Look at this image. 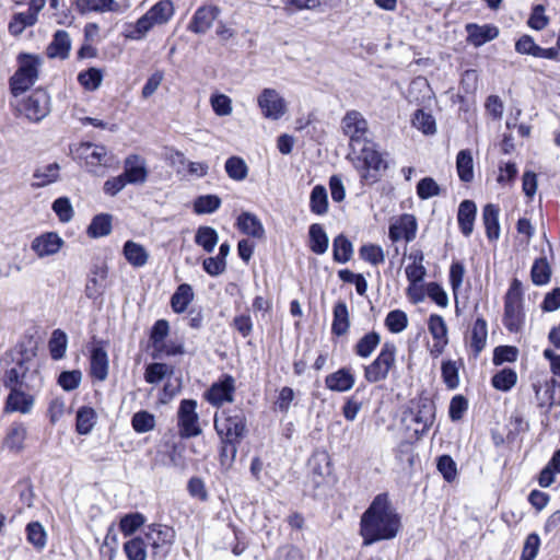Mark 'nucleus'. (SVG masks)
<instances>
[{
	"instance_id": "obj_3",
	"label": "nucleus",
	"mask_w": 560,
	"mask_h": 560,
	"mask_svg": "<svg viewBox=\"0 0 560 560\" xmlns=\"http://www.w3.org/2000/svg\"><path fill=\"white\" fill-rule=\"evenodd\" d=\"M360 150L353 148L348 158L360 174L363 182L374 184L380 180L388 165L383 154L376 149L372 141H365Z\"/></svg>"
},
{
	"instance_id": "obj_23",
	"label": "nucleus",
	"mask_w": 560,
	"mask_h": 560,
	"mask_svg": "<svg viewBox=\"0 0 560 560\" xmlns=\"http://www.w3.org/2000/svg\"><path fill=\"white\" fill-rule=\"evenodd\" d=\"M107 276L108 269L106 265L102 264L94 266L86 283V294L89 298L95 299L104 292L107 287Z\"/></svg>"
},
{
	"instance_id": "obj_19",
	"label": "nucleus",
	"mask_w": 560,
	"mask_h": 560,
	"mask_svg": "<svg viewBox=\"0 0 560 560\" xmlns=\"http://www.w3.org/2000/svg\"><path fill=\"white\" fill-rule=\"evenodd\" d=\"M417 220L412 214H402L396 222L392 223L388 236L393 242L405 240L407 243L413 241L417 233Z\"/></svg>"
},
{
	"instance_id": "obj_20",
	"label": "nucleus",
	"mask_w": 560,
	"mask_h": 560,
	"mask_svg": "<svg viewBox=\"0 0 560 560\" xmlns=\"http://www.w3.org/2000/svg\"><path fill=\"white\" fill-rule=\"evenodd\" d=\"M219 13L220 9L215 5H202L198 8L188 25V30L196 34H205L211 28Z\"/></svg>"
},
{
	"instance_id": "obj_35",
	"label": "nucleus",
	"mask_w": 560,
	"mask_h": 560,
	"mask_svg": "<svg viewBox=\"0 0 560 560\" xmlns=\"http://www.w3.org/2000/svg\"><path fill=\"white\" fill-rule=\"evenodd\" d=\"M308 234L311 250L318 255L326 253L329 240L323 226L318 223L312 224Z\"/></svg>"
},
{
	"instance_id": "obj_9",
	"label": "nucleus",
	"mask_w": 560,
	"mask_h": 560,
	"mask_svg": "<svg viewBox=\"0 0 560 560\" xmlns=\"http://www.w3.org/2000/svg\"><path fill=\"white\" fill-rule=\"evenodd\" d=\"M143 538L148 547L151 548L152 557L164 559L175 540V530L162 524H151L147 526Z\"/></svg>"
},
{
	"instance_id": "obj_2",
	"label": "nucleus",
	"mask_w": 560,
	"mask_h": 560,
	"mask_svg": "<svg viewBox=\"0 0 560 560\" xmlns=\"http://www.w3.org/2000/svg\"><path fill=\"white\" fill-rule=\"evenodd\" d=\"M4 365L1 382L4 387L26 388L38 392L43 386L35 350L20 349L5 352L1 360Z\"/></svg>"
},
{
	"instance_id": "obj_26",
	"label": "nucleus",
	"mask_w": 560,
	"mask_h": 560,
	"mask_svg": "<svg viewBox=\"0 0 560 560\" xmlns=\"http://www.w3.org/2000/svg\"><path fill=\"white\" fill-rule=\"evenodd\" d=\"M125 259L135 268H141L148 264L149 252L147 248L133 241H127L122 247Z\"/></svg>"
},
{
	"instance_id": "obj_60",
	"label": "nucleus",
	"mask_w": 560,
	"mask_h": 560,
	"mask_svg": "<svg viewBox=\"0 0 560 560\" xmlns=\"http://www.w3.org/2000/svg\"><path fill=\"white\" fill-rule=\"evenodd\" d=\"M144 524V516L140 513L125 515L119 523V528L125 536H130Z\"/></svg>"
},
{
	"instance_id": "obj_21",
	"label": "nucleus",
	"mask_w": 560,
	"mask_h": 560,
	"mask_svg": "<svg viewBox=\"0 0 560 560\" xmlns=\"http://www.w3.org/2000/svg\"><path fill=\"white\" fill-rule=\"evenodd\" d=\"M465 30L467 33V42L475 47H480L499 36V28L492 24L479 25L468 23Z\"/></svg>"
},
{
	"instance_id": "obj_50",
	"label": "nucleus",
	"mask_w": 560,
	"mask_h": 560,
	"mask_svg": "<svg viewBox=\"0 0 560 560\" xmlns=\"http://www.w3.org/2000/svg\"><path fill=\"white\" fill-rule=\"evenodd\" d=\"M168 332L170 325L166 319H159L154 323L150 335V341L154 351L156 349H164L165 338Z\"/></svg>"
},
{
	"instance_id": "obj_8",
	"label": "nucleus",
	"mask_w": 560,
	"mask_h": 560,
	"mask_svg": "<svg viewBox=\"0 0 560 560\" xmlns=\"http://www.w3.org/2000/svg\"><path fill=\"white\" fill-rule=\"evenodd\" d=\"M397 348L394 342H385L377 357L364 366V378L369 383H377L388 377L396 363Z\"/></svg>"
},
{
	"instance_id": "obj_58",
	"label": "nucleus",
	"mask_w": 560,
	"mask_h": 560,
	"mask_svg": "<svg viewBox=\"0 0 560 560\" xmlns=\"http://www.w3.org/2000/svg\"><path fill=\"white\" fill-rule=\"evenodd\" d=\"M27 540L37 549H43L46 545V532L38 522H32L26 526Z\"/></svg>"
},
{
	"instance_id": "obj_17",
	"label": "nucleus",
	"mask_w": 560,
	"mask_h": 560,
	"mask_svg": "<svg viewBox=\"0 0 560 560\" xmlns=\"http://www.w3.org/2000/svg\"><path fill=\"white\" fill-rule=\"evenodd\" d=\"M122 177L130 185H142L147 182L149 171L144 158L139 154H130L124 161Z\"/></svg>"
},
{
	"instance_id": "obj_64",
	"label": "nucleus",
	"mask_w": 560,
	"mask_h": 560,
	"mask_svg": "<svg viewBox=\"0 0 560 560\" xmlns=\"http://www.w3.org/2000/svg\"><path fill=\"white\" fill-rule=\"evenodd\" d=\"M210 104L218 116H229L233 110L232 100L225 94H212L210 97Z\"/></svg>"
},
{
	"instance_id": "obj_56",
	"label": "nucleus",
	"mask_w": 560,
	"mask_h": 560,
	"mask_svg": "<svg viewBox=\"0 0 560 560\" xmlns=\"http://www.w3.org/2000/svg\"><path fill=\"white\" fill-rule=\"evenodd\" d=\"M405 272L408 281L410 282V285L407 289V294L408 296H413L412 292L417 290V284L424 279L427 270L423 265L409 264L406 267Z\"/></svg>"
},
{
	"instance_id": "obj_51",
	"label": "nucleus",
	"mask_w": 560,
	"mask_h": 560,
	"mask_svg": "<svg viewBox=\"0 0 560 560\" xmlns=\"http://www.w3.org/2000/svg\"><path fill=\"white\" fill-rule=\"evenodd\" d=\"M221 206V199L217 195L199 196L194 202V211L197 214L215 212Z\"/></svg>"
},
{
	"instance_id": "obj_6",
	"label": "nucleus",
	"mask_w": 560,
	"mask_h": 560,
	"mask_svg": "<svg viewBox=\"0 0 560 560\" xmlns=\"http://www.w3.org/2000/svg\"><path fill=\"white\" fill-rule=\"evenodd\" d=\"M18 60L19 68L10 79V90L14 96H19L35 84L42 63L38 56L28 54H21Z\"/></svg>"
},
{
	"instance_id": "obj_59",
	"label": "nucleus",
	"mask_w": 560,
	"mask_h": 560,
	"mask_svg": "<svg viewBox=\"0 0 560 560\" xmlns=\"http://www.w3.org/2000/svg\"><path fill=\"white\" fill-rule=\"evenodd\" d=\"M532 280L537 285L546 284L550 280V267L545 258L537 259L532 267Z\"/></svg>"
},
{
	"instance_id": "obj_46",
	"label": "nucleus",
	"mask_w": 560,
	"mask_h": 560,
	"mask_svg": "<svg viewBox=\"0 0 560 560\" xmlns=\"http://www.w3.org/2000/svg\"><path fill=\"white\" fill-rule=\"evenodd\" d=\"M517 381V374L512 369H503L493 375L491 383L495 389L508 392Z\"/></svg>"
},
{
	"instance_id": "obj_22",
	"label": "nucleus",
	"mask_w": 560,
	"mask_h": 560,
	"mask_svg": "<svg viewBox=\"0 0 560 560\" xmlns=\"http://www.w3.org/2000/svg\"><path fill=\"white\" fill-rule=\"evenodd\" d=\"M355 383V377L350 369H339L338 371L329 374L325 378V385L332 392H348Z\"/></svg>"
},
{
	"instance_id": "obj_4",
	"label": "nucleus",
	"mask_w": 560,
	"mask_h": 560,
	"mask_svg": "<svg viewBox=\"0 0 560 560\" xmlns=\"http://www.w3.org/2000/svg\"><path fill=\"white\" fill-rule=\"evenodd\" d=\"M435 419V406L428 398L419 399L415 407L404 413L402 422L410 438L419 440L428 432Z\"/></svg>"
},
{
	"instance_id": "obj_5",
	"label": "nucleus",
	"mask_w": 560,
	"mask_h": 560,
	"mask_svg": "<svg viewBox=\"0 0 560 560\" xmlns=\"http://www.w3.org/2000/svg\"><path fill=\"white\" fill-rule=\"evenodd\" d=\"M525 322L522 282L514 278L504 298L503 324L511 332L522 329Z\"/></svg>"
},
{
	"instance_id": "obj_48",
	"label": "nucleus",
	"mask_w": 560,
	"mask_h": 560,
	"mask_svg": "<svg viewBox=\"0 0 560 560\" xmlns=\"http://www.w3.org/2000/svg\"><path fill=\"white\" fill-rule=\"evenodd\" d=\"M78 81L86 91H95L103 81V72L97 68H90L78 74Z\"/></svg>"
},
{
	"instance_id": "obj_12",
	"label": "nucleus",
	"mask_w": 560,
	"mask_h": 560,
	"mask_svg": "<svg viewBox=\"0 0 560 560\" xmlns=\"http://www.w3.org/2000/svg\"><path fill=\"white\" fill-rule=\"evenodd\" d=\"M81 159L92 173H98L100 168H107L114 164L115 156L101 144L85 143L78 149Z\"/></svg>"
},
{
	"instance_id": "obj_24",
	"label": "nucleus",
	"mask_w": 560,
	"mask_h": 560,
	"mask_svg": "<svg viewBox=\"0 0 560 560\" xmlns=\"http://www.w3.org/2000/svg\"><path fill=\"white\" fill-rule=\"evenodd\" d=\"M90 373L97 381H104L108 375V357L102 347L94 346L91 350Z\"/></svg>"
},
{
	"instance_id": "obj_18",
	"label": "nucleus",
	"mask_w": 560,
	"mask_h": 560,
	"mask_svg": "<svg viewBox=\"0 0 560 560\" xmlns=\"http://www.w3.org/2000/svg\"><path fill=\"white\" fill-rule=\"evenodd\" d=\"M63 244V240L56 232H45L32 241L31 249L38 258H45L57 254Z\"/></svg>"
},
{
	"instance_id": "obj_10",
	"label": "nucleus",
	"mask_w": 560,
	"mask_h": 560,
	"mask_svg": "<svg viewBox=\"0 0 560 560\" xmlns=\"http://www.w3.org/2000/svg\"><path fill=\"white\" fill-rule=\"evenodd\" d=\"M342 133L349 138L350 150L364 144L369 140V122L364 116L355 110H348L341 119Z\"/></svg>"
},
{
	"instance_id": "obj_29",
	"label": "nucleus",
	"mask_w": 560,
	"mask_h": 560,
	"mask_svg": "<svg viewBox=\"0 0 560 560\" xmlns=\"http://www.w3.org/2000/svg\"><path fill=\"white\" fill-rule=\"evenodd\" d=\"M236 225L242 233L252 237L261 238L265 234L261 221L252 212L241 213L237 218Z\"/></svg>"
},
{
	"instance_id": "obj_7",
	"label": "nucleus",
	"mask_w": 560,
	"mask_h": 560,
	"mask_svg": "<svg viewBox=\"0 0 560 560\" xmlns=\"http://www.w3.org/2000/svg\"><path fill=\"white\" fill-rule=\"evenodd\" d=\"M214 428L222 440L241 442L246 433V418L241 409L223 410L214 417Z\"/></svg>"
},
{
	"instance_id": "obj_16",
	"label": "nucleus",
	"mask_w": 560,
	"mask_h": 560,
	"mask_svg": "<svg viewBox=\"0 0 560 560\" xmlns=\"http://www.w3.org/2000/svg\"><path fill=\"white\" fill-rule=\"evenodd\" d=\"M10 393L4 402V412H20L23 415L30 413L34 406V393L28 392L26 388L7 387Z\"/></svg>"
},
{
	"instance_id": "obj_45",
	"label": "nucleus",
	"mask_w": 560,
	"mask_h": 560,
	"mask_svg": "<svg viewBox=\"0 0 560 560\" xmlns=\"http://www.w3.org/2000/svg\"><path fill=\"white\" fill-rule=\"evenodd\" d=\"M488 329L487 323L482 318H477L471 328L470 346L478 353L480 352L487 340Z\"/></svg>"
},
{
	"instance_id": "obj_13",
	"label": "nucleus",
	"mask_w": 560,
	"mask_h": 560,
	"mask_svg": "<svg viewBox=\"0 0 560 560\" xmlns=\"http://www.w3.org/2000/svg\"><path fill=\"white\" fill-rule=\"evenodd\" d=\"M19 112L30 121H40L49 113V95L44 90H35L19 105Z\"/></svg>"
},
{
	"instance_id": "obj_55",
	"label": "nucleus",
	"mask_w": 560,
	"mask_h": 560,
	"mask_svg": "<svg viewBox=\"0 0 560 560\" xmlns=\"http://www.w3.org/2000/svg\"><path fill=\"white\" fill-rule=\"evenodd\" d=\"M428 329L433 340L448 341L447 326L442 316L433 314L429 317Z\"/></svg>"
},
{
	"instance_id": "obj_38",
	"label": "nucleus",
	"mask_w": 560,
	"mask_h": 560,
	"mask_svg": "<svg viewBox=\"0 0 560 560\" xmlns=\"http://www.w3.org/2000/svg\"><path fill=\"white\" fill-rule=\"evenodd\" d=\"M68 346V336L61 329H55L48 341V350L51 359L60 360L65 357Z\"/></svg>"
},
{
	"instance_id": "obj_53",
	"label": "nucleus",
	"mask_w": 560,
	"mask_h": 560,
	"mask_svg": "<svg viewBox=\"0 0 560 560\" xmlns=\"http://www.w3.org/2000/svg\"><path fill=\"white\" fill-rule=\"evenodd\" d=\"M412 125L424 135H433L436 131L435 119L430 113L418 109L412 118Z\"/></svg>"
},
{
	"instance_id": "obj_14",
	"label": "nucleus",
	"mask_w": 560,
	"mask_h": 560,
	"mask_svg": "<svg viewBox=\"0 0 560 560\" xmlns=\"http://www.w3.org/2000/svg\"><path fill=\"white\" fill-rule=\"evenodd\" d=\"M197 401L194 399H184L180 401L177 417L178 427L182 436L191 438L201 433L199 427V417L196 411Z\"/></svg>"
},
{
	"instance_id": "obj_28",
	"label": "nucleus",
	"mask_w": 560,
	"mask_h": 560,
	"mask_svg": "<svg viewBox=\"0 0 560 560\" xmlns=\"http://www.w3.org/2000/svg\"><path fill=\"white\" fill-rule=\"evenodd\" d=\"M350 328L349 310L343 301H338L332 311L331 332L336 336H343Z\"/></svg>"
},
{
	"instance_id": "obj_1",
	"label": "nucleus",
	"mask_w": 560,
	"mask_h": 560,
	"mask_svg": "<svg viewBox=\"0 0 560 560\" xmlns=\"http://www.w3.org/2000/svg\"><path fill=\"white\" fill-rule=\"evenodd\" d=\"M401 528V517L387 493L377 494L360 520L363 546L392 540L397 537Z\"/></svg>"
},
{
	"instance_id": "obj_54",
	"label": "nucleus",
	"mask_w": 560,
	"mask_h": 560,
	"mask_svg": "<svg viewBox=\"0 0 560 560\" xmlns=\"http://www.w3.org/2000/svg\"><path fill=\"white\" fill-rule=\"evenodd\" d=\"M112 231V217L109 214H98L96 215L89 229L88 232L93 237H102L109 234Z\"/></svg>"
},
{
	"instance_id": "obj_34",
	"label": "nucleus",
	"mask_w": 560,
	"mask_h": 560,
	"mask_svg": "<svg viewBox=\"0 0 560 560\" xmlns=\"http://www.w3.org/2000/svg\"><path fill=\"white\" fill-rule=\"evenodd\" d=\"M81 12H118L119 4L115 0H77Z\"/></svg>"
},
{
	"instance_id": "obj_33",
	"label": "nucleus",
	"mask_w": 560,
	"mask_h": 560,
	"mask_svg": "<svg viewBox=\"0 0 560 560\" xmlns=\"http://www.w3.org/2000/svg\"><path fill=\"white\" fill-rule=\"evenodd\" d=\"M456 170L458 177L464 183L474 179V158L470 150H460L456 156Z\"/></svg>"
},
{
	"instance_id": "obj_47",
	"label": "nucleus",
	"mask_w": 560,
	"mask_h": 560,
	"mask_svg": "<svg viewBox=\"0 0 560 560\" xmlns=\"http://www.w3.org/2000/svg\"><path fill=\"white\" fill-rule=\"evenodd\" d=\"M36 22L34 15L30 14L27 11L19 12L12 16L8 28L11 35L18 36L22 34L26 27L33 26Z\"/></svg>"
},
{
	"instance_id": "obj_43",
	"label": "nucleus",
	"mask_w": 560,
	"mask_h": 560,
	"mask_svg": "<svg viewBox=\"0 0 560 560\" xmlns=\"http://www.w3.org/2000/svg\"><path fill=\"white\" fill-rule=\"evenodd\" d=\"M224 168L229 177L236 182L244 180L248 174L247 164L238 156L229 158L225 162Z\"/></svg>"
},
{
	"instance_id": "obj_36",
	"label": "nucleus",
	"mask_w": 560,
	"mask_h": 560,
	"mask_svg": "<svg viewBox=\"0 0 560 560\" xmlns=\"http://www.w3.org/2000/svg\"><path fill=\"white\" fill-rule=\"evenodd\" d=\"M310 210L316 215H324L328 211L327 190L322 185H316L310 196Z\"/></svg>"
},
{
	"instance_id": "obj_11",
	"label": "nucleus",
	"mask_w": 560,
	"mask_h": 560,
	"mask_svg": "<svg viewBox=\"0 0 560 560\" xmlns=\"http://www.w3.org/2000/svg\"><path fill=\"white\" fill-rule=\"evenodd\" d=\"M257 105L266 119L279 120L288 112L284 97L272 88H265L257 96Z\"/></svg>"
},
{
	"instance_id": "obj_31",
	"label": "nucleus",
	"mask_w": 560,
	"mask_h": 560,
	"mask_svg": "<svg viewBox=\"0 0 560 560\" xmlns=\"http://www.w3.org/2000/svg\"><path fill=\"white\" fill-rule=\"evenodd\" d=\"M59 170L57 163L37 166L33 173L32 187L40 188L55 183L59 177Z\"/></svg>"
},
{
	"instance_id": "obj_63",
	"label": "nucleus",
	"mask_w": 560,
	"mask_h": 560,
	"mask_svg": "<svg viewBox=\"0 0 560 560\" xmlns=\"http://www.w3.org/2000/svg\"><path fill=\"white\" fill-rule=\"evenodd\" d=\"M360 257L374 266L383 264L385 260L383 248L374 244L363 245L360 248Z\"/></svg>"
},
{
	"instance_id": "obj_32",
	"label": "nucleus",
	"mask_w": 560,
	"mask_h": 560,
	"mask_svg": "<svg viewBox=\"0 0 560 560\" xmlns=\"http://www.w3.org/2000/svg\"><path fill=\"white\" fill-rule=\"evenodd\" d=\"M192 300L194 291L191 285L183 283L178 285V288L171 298L172 310L177 314L184 313L187 310L188 305L192 302Z\"/></svg>"
},
{
	"instance_id": "obj_30",
	"label": "nucleus",
	"mask_w": 560,
	"mask_h": 560,
	"mask_svg": "<svg viewBox=\"0 0 560 560\" xmlns=\"http://www.w3.org/2000/svg\"><path fill=\"white\" fill-rule=\"evenodd\" d=\"M499 213V207L493 203L483 207L482 221L489 241H497L500 237Z\"/></svg>"
},
{
	"instance_id": "obj_49",
	"label": "nucleus",
	"mask_w": 560,
	"mask_h": 560,
	"mask_svg": "<svg viewBox=\"0 0 560 560\" xmlns=\"http://www.w3.org/2000/svg\"><path fill=\"white\" fill-rule=\"evenodd\" d=\"M131 425L137 433L150 432L155 428V417L145 410L138 411L131 418Z\"/></svg>"
},
{
	"instance_id": "obj_42",
	"label": "nucleus",
	"mask_w": 560,
	"mask_h": 560,
	"mask_svg": "<svg viewBox=\"0 0 560 560\" xmlns=\"http://www.w3.org/2000/svg\"><path fill=\"white\" fill-rule=\"evenodd\" d=\"M147 547L143 536H137L124 544V551L128 560H147Z\"/></svg>"
},
{
	"instance_id": "obj_15",
	"label": "nucleus",
	"mask_w": 560,
	"mask_h": 560,
	"mask_svg": "<svg viewBox=\"0 0 560 560\" xmlns=\"http://www.w3.org/2000/svg\"><path fill=\"white\" fill-rule=\"evenodd\" d=\"M235 393V380L232 375L224 374L205 393V398L214 407L225 402H232Z\"/></svg>"
},
{
	"instance_id": "obj_44",
	"label": "nucleus",
	"mask_w": 560,
	"mask_h": 560,
	"mask_svg": "<svg viewBox=\"0 0 560 560\" xmlns=\"http://www.w3.org/2000/svg\"><path fill=\"white\" fill-rule=\"evenodd\" d=\"M334 259L337 262L345 264L350 260L353 248L351 242L343 235L335 237L332 243Z\"/></svg>"
},
{
	"instance_id": "obj_52",
	"label": "nucleus",
	"mask_w": 560,
	"mask_h": 560,
	"mask_svg": "<svg viewBox=\"0 0 560 560\" xmlns=\"http://www.w3.org/2000/svg\"><path fill=\"white\" fill-rule=\"evenodd\" d=\"M387 329L393 334H399L406 329L408 325L407 314L401 310L390 311L384 322Z\"/></svg>"
},
{
	"instance_id": "obj_37",
	"label": "nucleus",
	"mask_w": 560,
	"mask_h": 560,
	"mask_svg": "<svg viewBox=\"0 0 560 560\" xmlns=\"http://www.w3.org/2000/svg\"><path fill=\"white\" fill-rule=\"evenodd\" d=\"M147 13L156 25L165 24L174 14L173 2L171 0H161L156 2Z\"/></svg>"
},
{
	"instance_id": "obj_62",
	"label": "nucleus",
	"mask_w": 560,
	"mask_h": 560,
	"mask_svg": "<svg viewBox=\"0 0 560 560\" xmlns=\"http://www.w3.org/2000/svg\"><path fill=\"white\" fill-rule=\"evenodd\" d=\"M171 373L172 368L170 365L165 363H152L147 366L144 378L149 384H155Z\"/></svg>"
},
{
	"instance_id": "obj_39",
	"label": "nucleus",
	"mask_w": 560,
	"mask_h": 560,
	"mask_svg": "<svg viewBox=\"0 0 560 560\" xmlns=\"http://www.w3.org/2000/svg\"><path fill=\"white\" fill-rule=\"evenodd\" d=\"M381 343V335L376 331L365 334L354 346V352L360 358H369Z\"/></svg>"
},
{
	"instance_id": "obj_61",
	"label": "nucleus",
	"mask_w": 560,
	"mask_h": 560,
	"mask_svg": "<svg viewBox=\"0 0 560 560\" xmlns=\"http://www.w3.org/2000/svg\"><path fill=\"white\" fill-rule=\"evenodd\" d=\"M441 194V187L432 177L422 178L417 185V195L427 200Z\"/></svg>"
},
{
	"instance_id": "obj_40",
	"label": "nucleus",
	"mask_w": 560,
	"mask_h": 560,
	"mask_svg": "<svg viewBox=\"0 0 560 560\" xmlns=\"http://www.w3.org/2000/svg\"><path fill=\"white\" fill-rule=\"evenodd\" d=\"M26 438V429L23 423H12L5 436V446L13 452H20Z\"/></svg>"
},
{
	"instance_id": "obj_57",
	"label": "nucleus",
	"mask_w": 560,
	"mask_h": 560,
	"mask_svg": "<svg viewBox=\"0 0 560 560\" xmlns=\"http://www.w3.org/2000/svg\"><path fill=\"white\" fill-rule=\"evenodd\" d=\"M442 378L450 389H455L459 385L458 365L455 361L447 360L442 363Z\"/></svg>"
},
{
	"instance_id": "obj_41",
	"label": "nucleus",
	"mask_w": 560,
	"mask_h": 560,
	"mask_svg": "<svg viewBox=\"0 0 560 560\" xmlns=\"http://www.w3.org/2000/svg\"><path fill=\"white\" fill-rule=\"evenodd\" d=\"M219 241L217 231L211 226H199L195 234V243L207 253H212Z\"/></svg>"
},
{
	"instance_id": "obj_27",
	"label": "nucleus",
	"mask_w": 560,
	"mask_h": 560,
	"mask_svg": "<svg viewBox=\"0 0 560 560\" xmlns=\"http://www.w3.org/2000/svg\"><path fill=\"white\" fill-rule=\"evenodd\" d=\"M477 207L471 200H464L458 207L457 221L460 232L465 236H469L474 230Z\"/></svg>"
},
{
	"instance_id": "obj_25",
	"label": "nucleus",
	"mask_w": 560,
	"mask_h": 560,
	"mask_svg": "<svg viewBox=\"0 0 560 560\" xmlns=\"http://www.w3.org/2000/svg\"><path fill=\"white\" fill-rule=\"evenodd\" d=\"M70 51V37L66 31H57L47 46L46 54L50 59L65 60Z\"/></svg>"
}]
</instances>
